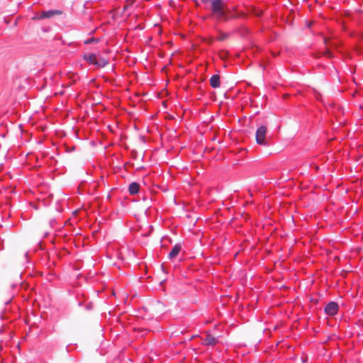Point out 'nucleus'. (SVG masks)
I'll return each mask as SVG.
<instances>
[{"label":"nucleus","instance_id":"f257e3e1","mask_svg":"<svg viewBox=\"0 0 363 363\" xmlns=\"http://www.w3.org/2000/svg\"><path fill=\"white\" fill-rule=\"evenodd\" d=\"M211 11L212 16L220 21L222 17H224V13L226 11V4L225 0H211Z\"/></svg>","mask_w":363,"mask_h":363},{"label":"nucleus","instance_id":"f03ea898","mask_svg":"<svg viewBox=\"0 0 363 363\" xmlns=\"http://www.w3.org/2000/svg\"><path fill=\"white\" fill-rule=\"evenodd\" d=\"M267 127L266 125H261L259 126L255 133V140L256 143L262 146H269V141L267 139Z\"/></svg>","mask_w":363,"mask_h":363},{"label":"nucleus","instance_id":"7ed1b4c3","mask_svg":"<svg viewBox=\"0 0 363 363\" xmlns=\"http://www.w3.org/2000/svg\"><path fill=\"white\" fill-rule=\"evenodd\" d=\"M62 11L59 9H53L48 11H43L39 15H35L32 18L33 20H42L44 18H51L56 15L62 14Z\"/></svg>","mask_w":363,"mask_h":363},{"label":"nucleus","instance_id":"20e7f679","mask_svg":"<svg viewBox=\"0 0 363 363\" xmlns=\"http://www.w3.org/2000/svg\"><path fill=\"white\" fill-rule=\"evenodd\" d=\"M340 306L336 301H329L324 308V313L328 316H335L337 314Z\"/></svg>","mask_w":363,"mask_h":363},{"label":"nucleus","instance_id":"39448f33","mask_svg":"<svg viewBox=\"0 0 363 363\" xmlns=\"http://www.w3.org/2000/svg\"><path fill=\"white\" fill-rule=\"evenodd\" d=\"M182 245L181 243L175 244L168 254L167 257L169 259L173 261L179 255V252L182 251Z\"/></svg>","mask_w":363,"mask_h":363},{"label":"nucleus","instance_id":"423d86ee","mask_svg":"<svg viewBox=\"0 0 363 363\" xmlns=\"http://www.w3.org/2000/svg\"><path fill=\"white\" fill-rule=\"evenodd\" d=\"M218 342V340L216 337L208 335L202 342V345L204 346H214Z\"/></svg>","mask_w":363,"mask_h":363},{"label":"nucleus","instance_id":"0eeeda50","mask_svg":"<svg viewBox=\"0 0 363 363\" xmlns=\"http://www.w3.org/2000/svg\"><path fill=\"white\" fill-rule=\"evenodd\" d=\"M210 85L212 88L217 89L220 86V77L218 74L212 75L210 78Z\"/></svg>","mask_w":363,"mask_h":363},{"label":"nucleus","instance_id":"6e6552de","mask_svg":"<svg viewBox=\"0 0 363 363\" xmlns=\"http://www.w3.org/2000/svg\"><path fill=\"white\" fill-rule=\"evenodd\" d=\"M140 186L136 182H131L128 186V192L131 195L137 194L140 191Z\"/></svg>","mask_w":363,"mask_h":363},{"label":"nucleus","instance_id":"1a4fd4ad","mask_svg":"<svg viewBox=\"0 0 363 363\" xmlns=\"http://www.w3.org/2000/svg\"><path fill=\"white\" fill-rule=\"evenodd\" d=\"M96 57H98V54L95 53H86L83 55V59L86 62L94 65H95Z\"/></svg>","mask_w":363,"mask_h":363},{"label":"nucleus","instance_id":"9d476101","mask_svg":"<svg viewBox=\"0 0 363 363\" xmlns=\"http://www.w3.org/2000/svg\"><path fill=\"white\" fill-rule=\"evenodd\" d=\"M108 63H109L108 60H107L106 58H105L98 54V57H96L95 66H96L98 67L103 68V67H105Z\"/></svg>","mask_w":363,"mask_h":363},{"label":"nucleus","instance_id":"9b49d317","mask_svg":"<svg viewBox=\"0 0 363 363\" xmlns=\"http://www.w3.org/2000/svg\"><path fill=\"white\" fill-rule=\"evenodd\" d=\"M243 16H244V13L242 12H239L236 14L228 15L225 11L224 13V17H222V18L220 21H223L225 22H227L230 19H235L238 17H242Z\"/></svg>","mask_w":363,"mask_h":363},{"label":"nucleus","instance_id":"f8f14e48","mask_svg":"<svg viewBox=\"0 0 363 363\" xmlns=\"http://www.w3.org/2000/svg\"><path fill=\"white\" fill-rule=\"evenodd\" d=\"M321 55L325 56L328 58H333L334 57L331 49L329 48H327L323 52H322Z\"/></svg>","mask_w":363,"mask_h":363},{"label":"nucleus","instance_id":"ddd939ff","mask_svg":"<svg viewBox=\"0 0 363 363\" xmlns=\"http://www.w3.org/2000/svg\"><path fill=\"white\" fill-rule=\"evenodd\" d=\"M229 36H230V33H223L222 31H220L219 32V35L217 38V40H219V41H223V40H226L228 38H229Z\"/></svg>","mask_w":363,"mask_h":363},{"label":"nucleus","instance_id":"4468645a","mask_svg":"<svg viewBox=\"0 0 363 363\" xmlns=\"http://www.w3.org/2000/svg\"><path fill=\"white\" fill-rule=\"evenodd\" d=\"M99 42V38H87L86 40H85L84 41V45H90V44H92V43H98Z\"/></svg>","mask_w":363,"mask_h":363},{"label":"nucleus","instance_id":"2eb2a0df","mask_svg":"<svg viewBox=\"0 0 363 363\" xmlns=\"http://www.w3.org/2000/svg\"><path fill=\"white\" fill-rule=\"evenodd\" d=\"M84 309L87 311H90L93 309V303L92 302H88L84 305Z\"/></svg>","mask_w":363,"mask_h":363},{"label":"nucleus","instance_id":"dca6fc26","mask_svg":"<svg viewBox=\"0 0 363 363\" xmlns=\"http://www.w3.org/2000/svg\"><path fill=\"white\" fill-rule=\"evenodd\" d=\"M50 225L52 228H54L55 225L57 223V221L55 218H52L49 221Z\"/></svg>","mask_w":363,"mask_h":363},{"label":"nucleus","instance_id":"f3484780","mask_svg":"<svg viewBox=\"0 0 363 363\" xmlns=\"http://www.w3.org/2000/svg\"><path fill=\"white\" fill-rule=\"evenodd\" d=\"M77 305L79 306V307H82L84 306V302L83 301H79L78 303H77Z\"/></svg>","mask_w":363,"mask_h":363},{"label":"nucleus","instance_id":"a211bd4d","mask_svg":"<svg viewBox=\"0 0 363 363\" xmlns=\"http://www.w3.org/2000/svg\"><path fill=\"white\" fill-rule=\"evenodd\" d=\"M307 360H308V357H302V358H301V362H302V363H305V362H307Z\"/></svg>","mask_w":363,"mask_h":363},{"label":"nucleus","instance_id":"6ab92c4d","mask_svg":"<svg viewBox=\"0 0 363 363\" xmlns=\"http://www.w3.org/2000/svg\"><path fill=\"white\" fill-rule=\"evenodd\" d=\"M131 154L133 157H136L137 152L135 150H133Z\"/></svg>","mask_w":363,"mask_h":363},{"label":"nucleus","instance_id":"aec40b11","mask_svg":"<svg viewBox=\"0 0 363 363\" xmlns=\"http://www.w3.org/2000/svg\"><path fill=\"white\" fill-rule=\"evenodd\" d=\"M357 49L359 52H363V50H362V45H360L357 46Z\"/></svg>","mask_w":363,"mask_h":363},{"label":"nucleus","instance_id":"412c9836","mask_svg":"<svg viewBox=\"0 0 363 363\" xmlns=\"http://www.w3.org/2000/svg\"><path fill=\"white\" fill-rule=\"evenodd\" d=\"M11 301V298H10L9 300L6 301L5 302V304H6V305H8Z\"/></svg>","mask_w":363,"mask_h":363},{"label":"nucleus","instance_id":"4be33fe9","mask_svg":"<svg viewBox=\"0 0 363 363\" xmlns=\"http://www.w3.org/2000/svg\"><path fill=\"white\" fill-rule=\"evenodd\" d=\"M43 32H48L49 30V28H43Z\"/></svg>","mask_w":363,"mask_h":363},{"label":"nucleus","instance_id":"5701e85b","mask_svg":"<svg viewBox=\"0 0 363 363\" xmlns=\"http://www.w3.org/2000/svg\"><path fill=\"white\" fill-rule=\"evenodd\" d=\"M324 43H325L326 45H327V44H328V40H327V38H324Z\"/></svg>","mask_w":363,"mask_h":363},{"label":"nucleus","instance_id":"b1692460","mask_svg":"<svg viewBox=\"0 0 363 363\" xmlns=\"http://www.w3.org/2000/svg\"><path fill=\"white\" fill-rule=\"evenodd\" d=\"M332 47L336 48L337 45L335 43H331L330 45Z\"/></svg>","mask_w":363,"mask_h":363},{"label":"nucleus","instance_id":"393cba45","mask_svg":"<svg viewBox=\"0 0 363 363\" xmlns=\"http://www.w3.org/2000/svg\"><path fill=\"white\" fill-rule=\"evenodd\" d=\"M48 235H49V233L48 232H45L44 233V237H47Z\"/></svg>","mask_w":363,"mask_h":363},{"label":"nucleus","instance_id":"a878e982","mask_svg":"<svg viewBox=\"0 0 363 363\" xmlns=\"http://www.w3.org/2000/svg\"><path fill=\"white\" fill-rule=\"evenodd\" d=\"M161 268H162V271L165 272L163 264L161 265Z\"/></svg>","mask_w":363,"mask_h":363},{"label":"nucleus","instance_id":"bb28decb","mask_svg":"<svg viewBox=\"0 0 363 363\" xmlns=\"http://www.w3.org/2000/svg\"><path fill=\"white\" fill-rule=\"evenodd\" d=\"M193 338H194V336H191V337L189 339V340H191Z\"/></svg>","mask_w":363,"mask_h":363},{"label":"nucleus","instance_id":"cd10ccee","mask_svg":"<svg viewBox=\"0 0 363 363\" xmlns=\"http://www.w3.org/2000/svg\"><path fill=\"white\" fill-rule=\"evenodd\" d=\"M68 347H69L68 345H67V346H66V350H67V352H69V350H68Z\"/></svg>","mask_w":363,"mask_h":363}]
</instances>
